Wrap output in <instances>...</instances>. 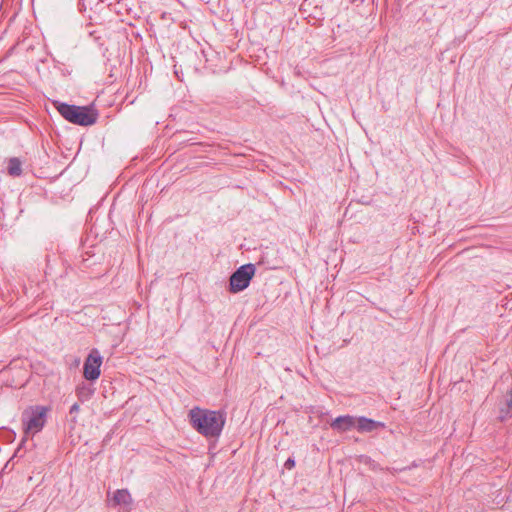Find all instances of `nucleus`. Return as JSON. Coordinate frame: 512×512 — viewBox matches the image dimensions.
Listing matches in <instances>:
<instances>
[{"mask_svg":"<svg viewBox=\"0 0 512 512\" xmlns=\"http://www.w3.org/2000/svg\"><path fill=\"white\" fill-rule=\"evenodd\" d=\"M113 501L117 505H129L132 503V497L127 489H118L114 493Z\"/></svg>","mask_w":512,"mask_h":512,"instance_id":"11","label":"nucleus"},{"mask_svg":"<svg viewBox=\"0 0 512 512\" xmlns=\"http://www.w3.org/2000/svg\"><path fill=\"white\" fill-rule=\"evenodd\" d=\"M512 417V389L508 392L505 404L499 409V419L505 421Z\"/></svg>","mask_w":512,"mask_h":512,"instance_id":"10","label":"nucleus"},{"mask_svg":"<svg viewBox=\"0 0 512 512\" xmlns=\"http://www.w3.org/2000/svg\"><path fill=\"white\" fill-rule=\"evenodd\" d=\"M48 409L44 406H35L30 411L23 413V425L25 432L37 433L45 425Z\"/></svg>","mask_w":512,"mask_h":512,"instance_id":"4","label":"nucleus"},{"mask_svg":"<svg viewBox=\"0 0 512 512\" xmlns=\"http://www.w3.org/2000/svg\"><path fill=\"white\" fill-rule=\"evenodd\" d=\"M384 423L375 421L364 416L356 418V428L361 433L373 432L379 428H384Z\"/></svg>","mask_w":512,"mask_h":512,"instance_id":"7","label":"nucleus"},{"mask_svg":"<svg viewBox=\"0 0 512 512\" xmlns=\"http://www.w3.org/2000/svg\"><path fill=\"white\" fill-rule=\"evenodd\" d=\"M22 161L18 157H11L8 159L7 173L12 177H19L22 175Z\"/></svg>","mask_w":512,"mask_h":512,"instance_id":"8","label":"nucleus"},{"mask_svg":"<svg viewBox=\"0 0 512 512\" xmlns=\"http://www.w3.org/2000/svg\"><path fill=\"white\" fill-rule=\"evenodd\" d=\"M80 410V406L78 403H74L71 407H70V410H69V413L70 414H77Z\"/></svg>","mask_w":512,"mask_h":512,"instance_id":"13","label":"nucleus"},{"mask_svg":"<svg viewBox=\"0 0 512 512\" xmlns=\"http://www.w3.org/2000/svg\"><path fill=\"white\" fill-rule=\"evenodd\" d=\"M330 426L338 432H346L356 426V418L350 415L338 416L331 422Z\"/></svg>","mask_w":512,"mask_h":512,"instance_id":"6","label":"nucleus"},{"mask_svg":"<svg viewBox=\"0 0 512 512\" xmlns=\"http://www.w3.org/2000/svg\"><path fill=\"white\" fill-rule=\"evenodd\" d=\"M55 104L59 114L72 124L90 126L95 124L98 119V112L91 107L62 102H56Z\"/></svg>","mask_w":512,"mask_h":512,"instance_id":"2","label":"nucleus"},{"mask_svg":"<svg viewBox=\"0 0 512 512\" xmlns=\"http://www.w3.org/2000/svg\"><path fill=\"white\" fill-rule=\"evenodd\" d=\"M284 467L288 470H291L292 468L295 467V460L293 457H289L285 463H284Z\"/></svg>","mask_w":512,"mask_h":512,"instance_id":"12","label":"nucleus"},{"mask_svg":"<svg viewBox=\"0 0 512 512\" xmlns=\"http://www.w3.org/2000/svg\"><path fill=\"white\" fill-rule=\"evenodd\" d=\"M191 426L206 438L218 439L223 431L226 414L220 410L193 407L188 414Z\"/></svg>","mask_w":512,"mask_h":512,"instance_id":"1","label":"nucleus"},{"mask_svg":"<svg viewBox=\"0 0 512 512\" xmlns=\"http://www.w3.org/2000/svg\"><path fill=\"white\" fill-rule=\"evenodd\" d=\"M255 272L256 267L252 263L244 264L237 268L230 276L229 291L231 293H238L245 290L249 286Z\"/></svg>","mask_w":512,"mask_h":512,"instance_id":"3","label":"nucleus"},{"mask_svg":"<svg viewBox=\"0 0 512 512\" xmlns=\"http://www.w3.org/2000/svg\"><path fill=\"white\" fill-rule=\"evenodd\" d=\"M94 388L90 384L81 383L76 387V395L80 402L89 400L94 394Z\"/></svg>","mask_w":512,"mask_h":512,"instance_id":"9","label":"nucleus"},{"mask_svg":"<svg viewBox=\"0 0 512 512\" xmlns=\"http://www.w3.org/2000/svg\"><path fill=\"white\" fill-rule=\"evenodd\" d=\"M102 365V356L97 349H92L88 354L83 365V376L86 380L94 381L100 376V367Z\"/></svg>","mask_w":512,"mask_h":512,"instance_id":"5","label":"nucleus"}]
</instances>
